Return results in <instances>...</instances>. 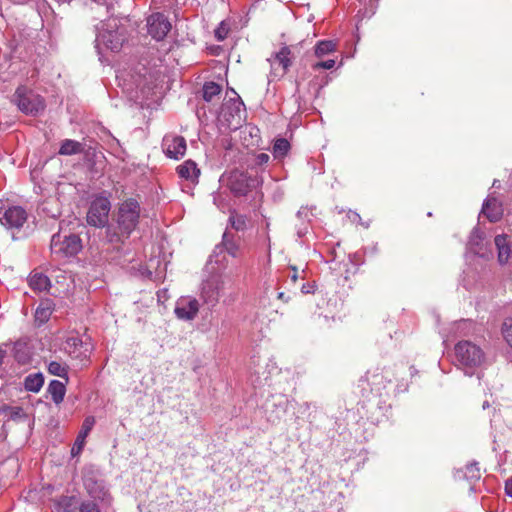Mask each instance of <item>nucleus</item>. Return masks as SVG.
<instances>
[{
    "instance_id": "nucleus-1",
    "label": "nucleus",
    "mask_w": 512,
    "mask_h": 512,
    "mask_svg": "<svg viewBox=\"0 0 512 512\" xmlns=\"http://www.w3.org/2000/svg\"><path fill=\"white\" fill-rule=\"evenodd\" d=\"M127 31L121 20L109 18L98 28L96 36V49L99 54L103 50L118 52L126 41Z\"/></svg>"
},
{
    "instance_id": "nucleus-2",
    "label": "nucleus",
    "mask_w": 512,
    "mask_h": 512,
    "mask_svg": "<svg viewBox=\"0 0 512 512\" xmlns=\"http://www.w3.org/2000/svg\"><path fill=\"white\" fill-rule=\"evenodd\" d=\"M140 205L134 199L122 202L118 208L117 225L120 234L107 230V238L111 243L122 241V237L128 238L139 223Z\"/></svg>"
},
{
    "instance_id": "nucleus-3",
    "label": "nucleus",
    "mask_w": 512,
    "mask_h": 512,
    "mask_svg": "<svg viewBox=\"0 0 512 512\" xmlns=\"http://www.w3.org/2000/svg\"><path fill=\"white\" fill-rule=\"evenodd\" d=\"M454 352L457 366L468 376L474 375L476 370L481 368L486 361L483 349L468 340L459 341L455 345Z\"/></svg>"
},
{
    "instance_id": "nucleus-4",
    "label": "nucleus",
    "mask_w": 512,
    "mask_h": 512,
    "mask_svg": "<svg viewBox=\"0 0 512 512\" xmlns=\"http://www.w3.org/2000/svg\"><path fill=\"white\" fill-rule=\"evenodd\" d=\"M52 254L57 257H70L76 255L82 248L81 239L75 235L54 234L50 244Z\"/></svg>"
},
{
    "instance_id": "nucleus-5",
    "label": "nucleus",
    "mask_w": 512,
    "mask_h": 512,
    "mask_svg": "<svg viewBox=\"0 0 512 512\" xmlns=\"http://www.w3.org/2000/svg\"><path fill=\"white\" fill-rule=\"evenodd\" d=\"M27 221V212L21 206L0 201V223L9 230H19Z\"/></svg>"
},
{
    "instance_id": "nucleus-6",
    "label": "nucleus",
    "mask_w": 512,
    "mask_h": 512,
    "mask_svg": "<svg viewBox=\"0 0 512 512\" xmlns=\"http://www.w3.org/2000/svg\"><path fill=\"white\" fill-rule=\"evenodd\" d=\"M83 483L88 495L94 500L109 502L110 494L100 475L92 469L85 470Z\"/></svg>"
},
{
    "instance_id": "nucleus-7",
    "label": "nucleus",
    "mask_w": 512,
    "mask_h": 512,
    "mask_svg": "<svg viewBox=\"0 0 512 512\" xmlns=\"http://www.w3.org/2000/svg\"><path fill=\"white\" fill-rule=\"evenodd\" d=\"M13 101L26 114H37L44 109L43 99L26 87H19Z\"/></svg>"
},
{
    "instance_id": "nucleus-8",
    "label": "nucleus",
    "mask_w": 512,
    "mask_h": 512,
    "mask_svg": "<svg viewBox=\"0 0 512 512\" xmlns=\"http://www.w3.org/2000/svg\"><path fill=\"white\" fill-rule=\"evenodd\" d=\"M260 183L259 177L238 170L231 172L228 180V186L235 195H246Z\"/></svg>"
},
{
    "instance_id": "nucleus-9",
    "label": "nucleus",
    "mask_w": 512,
    "mask_h": 512,
    "mask_svg": "<svg viewBox=\"0 0 512 512\" xmlns=\"http://www.w3.org/2000/svg\"><path fill=\"white\" fill-rule=\"evenodd\" d=\"M111 203L107 197H96L88 210L87 222L95 227H104L108 223Z\"/></svg>"
},
{
    "instance_id": "nucleus-10",
    "label": "nucleus",
    "mask_w": 512,
    "mask_h": 512,
    "mask_svg": "<svg viewBox=\"0 0 512 512\" xmlns=\"http://www.w3.org/2000/svg\"><path fill=\"white\" fill-rule=\"evenodd\" d=\"M235 97L229 98L222 105L220 115L227 121L228 126L236 129L241 125L244 104L240 97L233 91Z\"/></svg>"
},
{
    "instance_id": "nucleus-11",
    "label": "nucleus",
    "mask_w": 512,
    "mask_h": 512,
    "mask_svg": "<svg viewBox=\"0 0 512 512\" xmlns=\"http://www.w3.org/2000/svg\"><path fill=\"white\" fill-rule=\"evenodd\" d=\"M199 301L192 296H182L175 304L174 313L176 317L183 321H192L199 312Z\"/></svg>"
},
{
    "instance_id": "nucleus-12",
    "label": "nucleus",
    "mask_w": 512,
    "mask_h": 512,
    "mask_svg": "<svg viewBox=\"0 0 512 512\" xmlns=\"http://www.w3.org/2000/svg\"><path fill=\"white\" fill-rule=\"evenodd\" d=\"M162 147L164 153L172 159H180L182 158L187 149L186 140L184 137L168 134L163 138Z\"/></svg>"
},
{
    "instance_id": "nucleus-13",
    "label": "nucleus",
    "mask_w": 512,
    "mask_h": 512,
    "mask_svg": "<svg viewBox=\"0 0 512 512\" xmlns=\"http://www.w3.org/2000/svg\"><path fill=\"white\" fill-rule=\"evenodd\" d=\"M148 33L157 41L163 40L171 29V23L162 13H154L147 19Z\"/></svg>"
},
{
    "instance_id": "nucleus-14",
    "label": "nucleus",
    "mask_w": 512,
    "mask_h": 512,
    "mask_svg": "<svg viewBox=\"0 0 512 512\" xmlns=\"http://www.w3.org/2000/svg\"><path fill=\"white\" fill-rule=\"evenodd\" d=\"M268 61L272 69L277 72L280 70V75L283 76L288 71L292 63L291 51L288 47H282L278 52L274 53Z\"/></svg>"
},
{
    "instance_id": "nucleus-15",
    "label": "nucleus",
    "mask_w": 512,
    "mask_h": 512,
    "mask_svg": "<svg viewBox=\"0 0 512 512\" xmlns=\"http://www.w3.org/2000/svg\"><path fill=\"white\" fill-rule=\"evenodd\" d=\"M63 350L74 359H83L88 356V345L77 336L68 337L63 343Z\"/></svg>"
},
{
    "instance_id": "nucleus-16",
    "label": "nucleus",
    "mask_w": 512,
    "mask_h": 512,
    "mask_svg": "<svg viewBox=\"0 0 512 512\" xmlns=\"http://www.w3.org/2000/svg\"><path fill=\"white\" fill-rule=\"evenodd\" d=\"M94 425L95 418L93 416H88L84 419L81 430L78 433L75 443L71 449L72 456H77L81 453L85 445L86 438Z\"/></svg>"
},
{
    "instance_id": "nucleus-17",
    "label": "nucleus",
    "mask_w": 512,
    "mask_h": 512,
    "mask_svg": "<svg viewBox=\"0 0 512 512\" xmlns=\"http://www.w3.org/2000/svg\"><path fill=\"white\" fill-rule=\"evenodd\" d=\"M177 173L180 178L192 183H197L200 175V169L194 161L186 160L177 167Z\"/></svg>"
},
{
    "instance_id": "nucleus-18",
    "label": "nucleus",
    "mask_w": 512,
    "mask_h": 512,
    "mask_svg": "<svg viewBox=\"0 0 512 512\" xmlns=\"http://www.w3.org/2000/svg\"><path fill=\"white\" fill-rule=\"evenodd\" d=\"M220 296V287L218 284H214L212 282H207L203 285L200 298L202 302L209 307H214L218 301Z\"/></svg>"
},
{
    "instance_id": "nucleus-19",
    "label": "nucleus",
    "mask_w": 512,
    "mask_h": 512,
    "mask_svg": "<svg viewBox=\"0 0 512 512\" xmlns=\"http://www.w3.org/2000/svg\"><path fill=\"white\" fill-rule=\"evenodd\" d=\"M223 249L232 257H238L240 255L239 240L235 235L228 232L223 234L222 244L216 247L215 252L218 250L221 252Z\"/></svg>"
},
{
    "instance_id": "nucleus-20",
    "label": "nucleus",
    "mask_w": 512,
    "mask_h": 512,
    "mask_svg": "<svg viewBox=\"0 0 512 512\" xmlns=\"http://www.w3.org/2000/svg\"><path fill=\"white\" fill-rule=\"evenodd\" d=\"M54 310V304L50 299H44L38 305L35 311V322L38 325L46 323Z\"/></svg>"
},
{
    "instance_id": "nucleus-21",
    "label": "nucleus",
    "mask_w": 512,
    "mask_h": 512,
    "mask_svg": "<svg viewBox=\"0 0 512 512\" xmlns=\"http://www.w3.org/2000/svg\"><path fill=\"white\" fill-rule=\"evenodd\" d=\"M29 286L38 292L48 291L51 287V281L41 272H32L28 279Z\"/></svg>"
},
{
    "instance_id": "nucleus-22",
    "label": "nucleus",
    "mask_w": 512,
    "mask_h": 512,
    "mask_svg": "<svg viewBox=\"0 0 512 512\" xmlns=\"http://www.w3.org/2000/svg\"><path fill=\"white\" fill-rule=\"evenodd\" d=\"M365 381L371 386V391L381 394V390L386 387V379L379 369L373 372L369 371L366 374Z\"/></svg>"
},
{
    "instance_id": "nucleus-23",
    "label": "nucleus",
    "mask_w": 512,
    "mask_h": 512,
    "mask_svg": "<svg viewBox=\"0 0 512 512\" xmlns=\"http://www.w3.org/2000/svg\"><path fill=\"white\" fill-rule=\"evenodd\" d=\"M12 353L14 359L22 365H25L31 360V351L27 343L17 341L12 347Z\"/></svg>"
},
{
    "instance_id": "nucleus-24",
    "label": "nucleus",
    "mask_w": 512,
    "mask_h": 512,
    "mask_svg": "<svg viewBox=\"0 0 512 512\" xmlns=\"http://www.w3.org/2000/svg\"><path fill=\"white\" fill-rule=\"evenodd\" d=\"M482 213L491 221L495 222L500 219L502 209L495 198L487 199L482 207Z\"/></svg>"
},
{
    "instance_id": "nucleus-25",
    "label": "nucleus",
    "mask_w": 512,
    "mask_h": 512,
    "mask_svg": "<svg viewBox=\"0 0 512 512\" xmlns=\"http://www.w3.org/2000/svg\"><path fill=\"white\" fill-rule=\"evenodd\" d=\"M84 151V144L72 139H65L61 142L59 155L71 156L80 154Z\"/></svg>"
},
{
    "instance_id": "nucleus-26",
    "label": "nucleus",
    "mask_w": 512,
    "mask_h": 512,
    "mask_svg": "<svg viewBox=\"0 0 512 512\" xmlns=\"http://www.w3.org/2000/svg\"><path fill=\"white\" fill-rule=\"evenodd\" d=\"M290 149H291V145L287 139H285V138L275 139L273 147H272V154H273L274 159H276V160L284 159L288 155Z\"/></svg>"
},
{
    "instance_id": "nucleus-27",
    "label": "nucleus",
    "mask_w": 512,
    "mask_h": 512,
    "mask_svg": "<svg viewBox=\"0 0 512 512\" xmlns=\"http://www.w3.org/2000/svg\"><path fill=\"white\" fill-rule=\"evenodd\" d=\"M495 245L498 250V261L501 264H504L508 261L510 257V247L508 246L507 239L505 235H497L495 237Z\"/></svg>"
},
{
    "instance_id": "nucleus-28",
    "label": "nucleus",
    "mask_w": 512,
    "mask_h": 512,
    "mask_svg": "<svg viewBox=\"0 0 512 512\" xmlns=\"http://www.w3.org/2000/svg\"><path fill=\"white\" fill-rule=\"evenodd\" d=\"M48 392L55 404H60L65 396L66 388L64 383L58 380H52L48 386Z\"/></svg>"
},
{
    "instance_id": "nucleus-29",
    "label": "nucleus",
    "mask_w": 512,
    "mask_h": 512,
    "mask_svg": "<svg viewBox=\"0 0 512 512\" xmlns=\"http://www.w3.org/2000/svg\"><path fill=\"white\" fill-rule=\"evenodd\" d=\"M44 384V378L41 373L30 374L25 378L24 387L27 391L38 392Z\"/></svg>"
},
{
    "instance_id": "nucleus-30",
    "label": "nucleus",
    "mask_w": 512,
    "mask_h": 512,
    "mask_svg": "<svg viewBox=\"0 0 512 512\" xmlns=\"http://www.w3.org/2000/svg\"><path fill=\"white\" fill-rule=\"evenodd\" d=\"M337 42L333 40H322L317 43L315 46V55L318 58L324 57L327 54H330L336 51Z\"/></svg>"
},
{
    "instance_id": "nucleus-31",
    "label": "nucleus",
    "mask_w": 512,
    "mask_h": 512,
    "mask_svg": "<svg viewBox=\"0 0 512 512\" xmlns=\"http://www.w3.org/2000/svg\"><path fill=\"white\" fill-rule=\"evenodd\" d=\"M48 371L54 376L65 378L68 380V366L58 361H51L48 364Z\"/></svg>"
},
{
    "instance_id": "nucleus-32",
    "label": "nucleus",
    "mask_w": 512,
    "mask_h": 512,
    "mask_svg": "<svg viewBox=\"0 0 512 512\" xmlns=\"http://www.w3.org/2000/svg\"><path fill=\"white\" fill-rule=\"evenodd\" d=\"M221 92V86L215 82H207L203 86V98L206 101H212L214 97L218 96Z\"/></svg>"
},
{
    "instance_id": "nucleus-33",
    "label": "nucleus",
    "mask_w": 512,
    "mask_h": 512,
    "mask_svg": "<svg viewBox=\"0 0 512 512\" xmlns=\"http://www.w3.org/2000/svg\"><path fill=\"white\" fill-rule=\"evenodd\" d=\"M76 509L73 497H62L57 503L58 512H76Z\"/></svg>"
},
{
    "instance_id": "nucleus-34",
    "label": "nucleus",
    "mask_w": 512,
    "mask_h": 512,
    "mask_svg": "<svg viewBox=\"0 0 512 512\" xmlns=\"http://www.w3.org/2000/svg\"><path fill=\"white\" fill-rule=\"evenodd\" d=\"M3 412L11 420H21V419L26 418V414H25L23 408L18 407V406H15V407L5 406L3 408Z\"/></svg>"
},
{
    "instance_id": "nucleus-35",
    "label": "nucleus",
    "mask_w": 512,
    "mask_h": 512,
    "mask_svg": "<svg viewBox=\"0 0 512 512\" xmlns=\"http://www.w3.org/2000/svg\"><path fill=\"white\" fill-rule=\"evenodd\" d=\"M482 240V237L478 231V229H474L471 233L470 239H469V246L470 249L478 255L484 256V253L481 251L480 248H478L480 241Z\"/></svg>"
},
{
    "instance_id": "nucleus-36",
    "label": "nucleus",
    "mask_w": 512,
    "mask_h": 512,
    "mask_svg": "<svg viewBox=\"0 0 512 512\" xmlns=\"http://www.w3.org/2000/svg\"><path fill=\"white\" fill-rule=\"evenodd\" d=\"M231 226L237 230H244L246 227V217L243 215H231L229 218Z\"/></svg>"
},
{
    "instance_id": "nucleus-37",
    "label": "nucleus",
    "mask_w": 512,
    "mask_h": 512,
    "mask_svg": "<svg viewBox=\"0 0 512 512\" xmlns=\"http://www.w3.org/2000/svg\"><path fill=\"white\" fill-rule=\"evenodd\" d=\"M502 332L506 342L512 347V319L504 322Z\"/></svg>"
},
{
    "instance_id": "nucleus-38",
    "label": "nucleus",
    "mask_w": 512,
    "mask_h": 512,
    "mask_svg": "<svg viewBox=\"0 0 512 512\" xmlns=\"http://www.w3.org/2000/svg\"><path fill=\"white\" fill-rule=\"evenodd\" d=\"M228 32V25L224 21H222L218 28L215 30V37L218 41H223L227 37Z\"/></svg>"
},
{
    "instance_id": "nucleus-39",
    "label": "nucleus",
    "mask_w": 512,
    "mask_h": 512,
    "mask_svg": "<svg viewBox=\"0 0 512 512\" xmlns=\"http://www.w3.org/2000/svg\"><path fill=\"white\" fill-rule=\"evenodd\" d=\"M335 66V60L329 59L326 61H321L315 63L312 68L313 70H319V69H332Z\"/></svg>"
},
{
    "instance_id": "nucleus-40",
    "label": "nucleus",
    "mask_w": 512,
    "mask_h": 512,
    "mask_svg": "<svg viewBox=\"0 0 512 512\" xmlns=\"http://www.w3.org/2000/svg\"><path fill=\"white\" fill-rule=\"evenodd\" d=\"M78 512H99L97 505L93 502H83Z\"/></svg>"
},
{
    "instance_id": "nucleus-41",
    "label": "nucleus",
    "mask_w": 512,
    "mask_h": 512,
    "mask_svg": "<svg viewBox=\"0 0 512 512\" xmlns=\"http://www.w3.org/2000/svg\"><path fill=\"white\" fill-rule=\"evenodd\" d=\"M270 156L266 153H259L254 158V163L257 166H263L269 162Z\"/></svg>"
},
{
    "instance_id": "nucleus-42",
    "label": "nucleus",
    "mask_w": 512,
    "mask_h": 512,
    "mask_svg": "<svg viewBox=\"0 0 512 512\" xmlns=\"http://www.w3.org/2000/svg\"><path fill=\"white\" fill-rule=\"evenodd\" d=\"M505 491L506 493L512 497V478L508 479L505 483Z\"/></svg>"
},
{
    "instance_id": "nucleus-43",
    "label": "nucleus",
    "mask_w": 512,
    "mask_h": 512,
    "mask_svg": "<svg viewBox=\"0 0 512 512\" xmlns=\"http://www.w3.org/2000/svg\"><path fill=\"white\" fill-rule=\"evenodd\" d=\"M301 291L304 294L312 293L313 292V285H311V284H304L301 287Z\"/></svg>"
},
{
    "instance_id": "nucleus-44",
    "label": "nucleus",
    "mask_w": 512,
    "mask_h": 512,
    "mask_svg": "<svg viewBox=\"0 0 512 512\" xmlns=\"http://www.w3.org/2000/svg\"><path fill=\"white\" fill-rule=\"evenodd\" d=\"M277 297L285 303L289 301V297L285 296L284 292H279Z\"/></svg>"
},
{
    "instance_id": "nucleus-45",
    "label": "nucleus",
    "mask_w": 512,
    "mask_h": 512,
    "mask_svg": "<svg viewBox=\"0 0 512 512\" xmlns=\"http://www.w3.org/2000/svg\"><path fill=\"white\" fill-rule=\"evenodd\" d=\"M467 470L472 473H474V471L479 472V468L475 464L467 466Z\"/></svg>"
},
{
    "instance_id": "nucleus-46",
    "label": "nucleus",
    "mask_w": 512,
    "mask_h": 512,
    "mask_svg": "<svg viewBox=\"0 0 512 512\" xmlns=\"http://www.w3.org/2000/svg\"><path fill=\"white\" fill-rule=\"evenodd\" d=\"M292 269H293L294 273H293V274H292V276H291V280H292L293 282H296V281H297V279H298L297 269H296V267H292Z\"/></svg>"
},
{
    "instance_id": "nucleus-47",
    "label": "nucleus",
    "mask_w": 512,
    "mask_h": 512,
    "mask_svg": "<svg viewBox=\"0 0 512 512\" xmlns=\"http://www.w3.org/2000/svg\"><path fill=\"white\" fill-rule=\"evenodd\" d=\"M4 357H5V351L0 348V366L3 363Z\"/></svg>"
},
{
    "instance_id": "nucleus-48",
    "label": "nucleus",
    "mask_w": 512,
    "mask_h": 512,
    "mask_svg": "<svg viewBox=\"0 0 512 512\" xmlns=\"http://www.w3.org/2000/svg\"><path fill=\"white\" fill-rule=\"evenodd\" d=\"M488 406H489V403H488L487 401H485V402L483 403V408L485 409V408H486V407H488Z\"/></svg>"
},
{
    "instance_id": "nucleus-49",
    "label": "nucleus",
    "mask_w": 512,
    "mask_h": 512,
    "mask_svg": "<svg viewBox=\"0 0 512 512\" xmlns=\"http://www.w3.org/2000/svg\"><path fill=\"white\" fill-rule=\"evenodd\" d=\"M303 214V211L302 210H299L298 213H297V216L298 217H301V215Z\"/></svg>"
}]
</instances>
